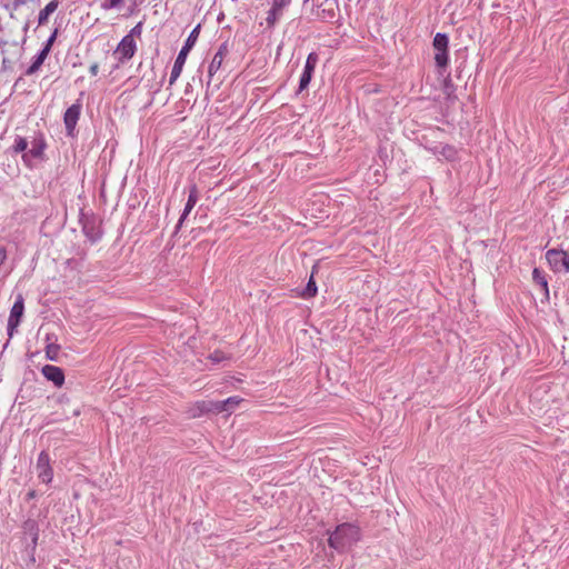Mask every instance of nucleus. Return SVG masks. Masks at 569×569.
Listing matches in <instances>:
<instances>
[{
  "mask_svg": "<svg viewBox=\"0 0 569 569\" xmlns=\"http://www.w3.org/2000/svg\"><path fill=\"white\" fill-rule=\"evenodd\" d=\"M211 402H212V401H208V402H204V401H203V402L199 406L200 410H201V411H207V412H209L210 410H208V408L210 407V403H211Z\"/></svg>",
  "mask_w": 569,
  "mask_h": 569,
  "instance_id": "473e14b6",
  "label": "nucleus"
},
{
  "mask_svg": "<svg viewBox=\"0 0 569 569\" xmlns=\"http://www.w3.org/2000/svg\"><path fill=\"white\" fill-rule=\"evenodd\" d=\"M47 149V141L42 132H37L31 141V148L22 153V161L26 167L32 168V159L44 160V150Z\"/></svg>",
  "mask_w": 569,
  "mask_h": 569,
  "instance_id": "7ed1b4c3",
  "label": "nucleus"
},
{
  "mask_svg": "<svg viewBox=\"0 0 569 569\" xmlns=\"http://www.w3.org/2000/svg\"><path fill=\"white\" fill-rule=\"evenodd\" d=\"M3 66H8L7 59L4 58L2 61Z\"/></svg>",
  "mask_w": 569,
  "mask_h": 569,
  "instance_id": "e433bc0d",
  "label": "nucleus"
},
{
  "mask_svg": "<svg viewBox=\"0 0 569 569\" xmlns=\"http://www.w3.org/2000/svg\"><path fill=\"white\" fill-rule=\"evenodd\" d=\"M59 3V0H51L42 10H40L38 16L39 26H42L48 21L49 16L58 9Z\"/></svg>",
  "mask_w": 569,
  "mask_h": 569,
  "instance_id": "aec40b11",
  "label": "nucleus"
},
{
  "mask_svg": "<svg viewBox=\"0 0 569 569\" xmlns=\"http://www.w3.org/2000/svg\"><path fill=\"white\" fill-rule=\"evenodd\" d=\"M200 29H201V24L199 23L191 30L187 40L184 41V44L182 46L181 50L179 51V53L174 60L171 73H170V79H169L170 84H173L176 82V80L180 77L183 66L186 63L187 57L198 40Z\"/></svg>",
  "mask_w": 569,
  "mask_h": 569,
  "instance_id": "f03ea898",
  "label": "nucleus"
},
{
  "mask_svg": "<svg viewBox=\"0 0 569 569\" xmlns=\"http://www.w3.org/2000/svg\"><path fill=\"white\" fill-rule=\"evenodd\" d=\"M81 108L82 104L79 99L73 104H71L64 112L63 122L68 137H74L76 134V126L81 114Z\"/></svg>",
  "mask_w": 569,
  "mask_h": 569,
  "instance_id": "1a4fd4ad",
  "label": "nucleus"
},
{
  "mask_svg": "<svg viewBox=\"0 0 569 569\" xmlns=\"http://www.w3.org/2000/svg\"><path fill=\"white\" fill-rule=\"evenodd\" d=\"M546 259L555 272H569V253L560 249H549Z\"/></svg>",
  "mask_w": 569,
  "mask_h": 569,
  "instance_id": "423d86ee",
  "label": "nucleus"
},
{
  "mask_svg": "<svg viewBox=\"0 0 569 569\" xmlns=\"http://www.w3.org/2000/svg\"><path fill=\"white\" fill-rule=\"evenodd\" d=\"M317 266H313L311 276L305 287V289L300 292V297L303 299H310L317 296L318 293V287L316 283V280L313 278V274L316 272Z\"/></svg>",
  "mask_w": 569,
  "mask_h": 569,
  "instance_id": "6ab92c4d",
  "label": "nucleus"
},
{
  "mask_svg": "<svg viewBox=\"0 0 569 569\" xmlns=\"http://www.w3.org/2000/svg\"><path fill=\"white\" fill-rule=\"evenodd\" d=\"M136 41L131 36H124L119 42L117 49L114 50V54L118 56L119 61L129 60L133 57L136 52Z\"/></svg>",
  "mask_w": 569,
  "mask_h": 569,
  "instance_id": "9b49d317",
  "label": "nucleus"
},
{
  "mask_svg": "<svg viewBox=\"0 0 569 569\" xmlns=\"http://www.w3.org/2000/svg\"><path fill=\"white\" fill-rule=\"evenodd\" d=\"M532 280L535 281V283H537L538 286H540L546 295H548L549 290H548V281H547V278H546V273L539 269V268H535L533 271H532Z\"/></svg>",
  "mask_w": 569,
  "mask_h": 569,
  "instance_id": "4be33fe9",
  "label": "nucleus"
},
{
  "mask_svg": "<svg viewBox=\"0 0 569 569\" xmlns=\"http://www.w3.org/2000/svg\"><path fill=\"white\" fill-rule=\"evenodd\" d=\"M228 53H229L228 41H224L219 46L217 52L214 53V56L209 64L208 74L210 78L213 77L218 72V70L221 68L223 59L226 58V56Z\"/></svg>",
  "mask_w": 569,
  "mask_h": 569,
  "instance_id": "ddd939ff",
  "label": "nucleus"
},
{
  "mask_svg": "<svg viewBox=\"0 0 569 569\" xmlns=\"http://www.w3.org/2000/svg\"><path fill=\"white\" fill-rule=\"evenodd\" d=\"M57 37H58V29L56 28V29L52 31V33L50 34V37L47 39V41L43 43L42 49H43V50H46V51H48V52L50 53L51 48H52V46H53V43H54V41H56Z\"/></svg>",
  "mask_w": 569,
  "mask_h": 569,
  "instance_id": "bb28decb",
  "label": "nucleus"
},
{
  "mask_svg": "<svg viewBox=\"0 0 569 569\" xmlns=\"http://www.w3.org/2000/svg\"><path fill=\"white\" fill-rule=\"evenodd\" d=\"M99 71V64L97 62L92 63L89 68V72L92 77L97 76Z\"/></svg>",
  "mask_w": 569,
  "mask_h": 569,
  "instance_id": "7c9ffc66",
  "label": "nucleus"
},
{
  "mask_svg": "<svg viewBox=\"0 0 569 569\" xmlns=\"http://www.w3.org/2000/svg\"><path fill=\"white\" fill-rule=\"evenodd\" d=\"M361 538L360 528L350 522H343L338 525L336 529L330 533L328 538V545L330 548L342 552L347 548L357 543Z\"/></svg>",
  "mask_w": 569,
  "mask_h": 569,
  "instance_id": "f257e3e1",
  "label": "nucleus"
},
{
  "mask_svg": "<svg viewBox=\"0 0 569 569\" xmlns=\"http://www.w3.org/2000/svg\"><path fill=\"white\" fill-rule=\"evenodd\" d=\"M36 498V491L31 490L27 493L26 500L29 501L31 499Z\"/></svg>",
  "mask_w": 569,
  "mask_h": 569,
  "instance_id": "72a5a7b5",
  "label": "nucleus"
},
{
  "mask_svg": "<svg viewBox=\"0 0 569 569\" xmlns=\"http://www.w3.org/2000/svg\"><path fill=\"white\" fill-rule=\"evenodd\" d=\"M198 201V190L196 188V186H193L189 192V196H188V200H187V203L184 206V209L182 211V214L180 216L179 220H178V223L174 228V232L173 234H177L184 221V219L187 218V216L191 212V210L193 209V207L196 206Z\"/></svg>",
  "mask_w": 569,
  "mask_h": 569,
  "instance_id": "2eb2a0df",
  "label": "nucleus"
},
{
  "mask_svg": "<svg viewBox=\"0 0 569 569\" xmlns=\"http://www.w3.org/2000/svg\"><path fill=\"white\" fill-rule=\"evenodd\" d=\"M59 350H60V346L59 345L49 343L46 347V357L49 360L56 361L58 359Z\"/></svg>",
  "mask_w": 569,
  "mask_h": 569,
  "instance_id": "a878e982",
  "label": "nucleus"
},
{
  "mask_svg": "<svg viewBox=\"0 0 569 569\" xmlns=\"http://www.w3.org/2000/svg\"><path fill=\"white\" fill-rule=\"evenodd\" d=\"M29 0H13L10 3L4 4V9L9 11L11 19H17L14 12L24 6Z\"/></svg>",
  "mask_w": 569,
  "mask_h": 569,
  "instance_id": "b1692460",
  "label": "nucleus"
},
{
  "mask_svg": "<svg viewBox=\"0 0 569 569\" xmlns=\"http://www.w3.org/2000/svg\"><path fill=\"white\" fill-rule=\"evenodd\" d=\"M141 31H142V22H138L131 30L130 32L127 34V36H131V38L134 39V37H139L141 34Z\"/></svg>",
  "mask_w": 569,
  "mask_h": 569,
  "instance_id": "c756f323",
  "label": "nucleus"
},
{
  "mask_svg": "<svg viewBox=\"0 0 569 569\" xmlns=\"http://www.w3.org/2000/svg\"><path fill=\"white\" fill-rule=\"evenodd\" d=\"M443 93L446 94V99L450 102H455L458 98L456 96L457 87L453 84L450 76H447L443 80Z\"/></svg>",
  "mask_w": 569,
  "mask_h": 569,
  "instance_id": "412c9836",
  "label": "nucleus"
},
{
  "mask_svg": "<svg viewBox=\"0 0 569 569\" xmlns=\"http://www.w3.org/2000/svg\"><path fill=\"white\" fill-rule=\"evenodd\" d=\"M42 375L49 381H52L56 387H61L64 383V372L60 367L46 365L41 369Z\"/></svg>",
  "mask_w": 569,
  "mask_h": 569,
  "instance_id": "4468645a",
  "label": "nucleus"
},
{
  "mask_svg": "<svg viewBox=\"0 0 569 569\" xmlns=\"http://www.w3.org/2000/svg\"><path fill=\"white\" fill-rule=\"evenodd\" d=\"M79 221L83 234L90 242L96 243L101 239L102 230L100 226V220L94 214L81 213Z\"/></svg>",
  "mask_w": 569,
  "mask_h": 569,
  "instance_id": "20e7f679",
  "label": "nucleus"
},
{
  "mask_svg": "<svg viewBox=\"0 0 569 569\" xmlns=\"http://www.w3.org/2000/svg\"><path fill=\"white\" fill-rule=\"evenodd\" d=\"M24 312V301L21 295H19L11 307L10 316L8 319V336L9 339L13 337L14 331L17 330L18 326L21 322V318Z\"/></svg>",
  "mask_w": 569,
  "mask_h": 569,
  "instance_id": "6e6552de",
  "label": "nucleus"
},
{
  "mask_svg": "<svg viewBox=\"0 0 569 569\" xmlns=\"http://www.w3.org/2000/svg\"><path fill=\"white\" fill-rule=\"evenodd\" d=\"M123 0H107L102 3V8L104 10H109V9H112V8H118L120 6L123 4Z\"/></svg>",
  "mask_w": 569,
  "mask_h": 569,
  "instance_id": "c85d7f7f",
  "label": "nucleus"
},
{
  "mask_svg": "<svg viewBox=\"0 0 569 569\" xmlns=\"http://www.w3.org/2000/svg\"><path fill=\"white\" fill-rule=\"evenodd\" d=\"M440 154L449 161H455L458 156L457 149L451 144H443L440 150Z\"/></svg>",
  "mask_w": 569,
  "mask_h": 569,
  "instance_id": "393cba45",
  "label": "nucleus"
},
{
  "mask_svg": "<svg viewBox=\"0 0 569 569\" xmlns=\"http://www.w3.org/2000/svg\"><path fill=\"white\" fill-rule=\"evenodd\" d=\"M318 61H319V56L317 52H310L308 54L302 74L299 80V87L296 92L297 94L301 93L303 90H306L309 87Z\"/></svg>",
  "mask_w": 569,
  "mask_h": 569,
  "instance_id": "0eeeda50",
  "label": "nucleus"
},
{
  "mask_svg": "<svg viewBox=\"0 0 569 569\" xmlns=\"http://www.w3.org/2000/svg\"><path fill=\"white\" fill-rule=\"evenodd\" d=\"M242 401L239 397H229L222 401L211 402L208 410H214V412L231 411Z\"/></svg>",
  "mask_w": 569,
  "mask_h": 569,
  "instance_id": "dca6fc26",
  "label": "nucleus"
},
{
  "mask_svg": "<svg viewBox=\"0 0 569 569\" xmlns=\"http://www.w3.org/2000/svg\"><path fill=\"white\" fill-rule=\"evenodd\" d=\"M6 258H7V251L3 247H0V266L3 263Z\"/></svg>",
  "mask_w": 569,
  "mask_h": 569,
  "instance_id": "2f4dec72",
  "label": "nucleus"
},
{
  "mask_svg": "<svg viewBox=\"0 0 569 569\" xmlns=\"http://www.w3.org/2000/svg\"><path fill=\"white\" fill-rule=\"evenodd\" d=\"M290 3V0H272V7L268 10L266 22L269 28L274 27L282 17L283 9Z\"/></svg>",
  "mask_w": 569,
  "mask_h": 569,
  "instance_id": "f8f14e48",
  "label": "nucleus"
},
{
  "mask_svg": "<svg viewBox=\"0 0 569 569\" xmlns=\"http://www.w3.org/2000/svg\"><path fill=\"white\" fill-rule=\"evenodd\" d=\"M38 478L44 482H51L53 478V470L50 466V456L47 451H41L37 460Z\"/></svg>",
  "mask_w": 569,
  "mask_h": 569,
  "instance_id": "9d476101",
  "label": "nucleus"
},
{
  "mask_svg": "<svg viewBox=\"0 0 569 569\" xmlns=\"http://www.w3.org/2000/svg\"><path fill=\"white\" fill-rule=\"evenodd\" d=\"M209 359L214 363H220L228 358L223 351L216 350L209 356Z\"/></svg>",
  "mask_w": 569,
  "mask_h": 569,
  "instance_id": "cd10ccee",
  "label": "nucleus"
},
{
  "mask_svg": "<svg viewBox=\"0 0 569 569\" xmlns=\"http://www.w3.org/2000/svg\"><path fill=\"white\" fill-rule=\"evenodd\" d=\"M49 52L41 49L32 59L31 64L27 68L24 74L26 76H32L34 74L43 64L44 60L47 59Z\"/></svg>",
  "mask_w": 569,
  "mask_h": 569,
  "instance_id": "f3484780",
  "label": "nucleus"
},
{
  "mask_svg": "<svg viewBox=\"0 0 569 569\" xmlns=\"http://www.w3.org/2000/svg\"><path fill=\"white\" fill-rule=\"evenodd\" d=\"M448 43L449 38L446 33L438 32L433 37L432 46L437 51L435 54V62L438 68H446L448 66Z\"/></svg>",
  "mask_w": 569,
  "mask_h": 569,
  "instance_id": "39448f33",
  "label": "nucleus"
},
{
  "mask_svg": "<svg viewBox=\"0 0 569 569\" xmlns=\"http://www.w3.org/2000/svg\"><path fill=\"white\" fill-rule=\"evenodd\" d=\"M28 28H29V23L27 22V23L24 24V27H23V30H24V31H27V30H28Z\"/></svg>",
  "mask_w": 569,
  "mask_h": 569,
  "instance_id": "f704fd0d",
  "label": "nucleus"
},
{
  "mask_svg": "<svg viewBox=\"0 0 569 569\" xmlns=\"http://www.w3.org/2000/svg\"><path fill=\"white\" fill-rule=\"evenodd\" d=\"M3 66H8L7 59L4 58L2 61Z\"/></svg>",
  "mask_w": 569,
  "mask_h": 569,
  "instance_id": "c9c22d12",
  "label": "nucleus"
},
{
  "mask_svg": "<svg viewBox=\"0 0 569 569\" xmlns=\"http://www.w3.org/2000/svg\"><path fill=\"white\" fill-rule=\"evenodd\" d=\"M338 7L336 1L325 0L320 8L321 10L318 12V17L325 20H331L336 16V8Z\"/></svg>",
  "mask_w": 569,
  "mask_h": 569,
  "instance_id": "a211bd4d",
  "label": "nucleus"
},
{
  "mask_svg": "<svg viewBox=\"0 0 569 569\" xmlns=\"http://www.w3.org/2000/svg\"><path fill=\"white\" fill-rule=\"evenodd\" d=\"M27 148H28V141H27V139H26V138H23V137H20V136H16V138H14V142H13V144H12V147H11L12 151H13L14 153H21V152H23V153H24V152H27V151H26V150H27Z\"/></svg>",
  "mask_w": 569,
  "mask_h": 569,
  "instance_id": "5701e85b",
  "label": "nucleus"
}]
</instances>
